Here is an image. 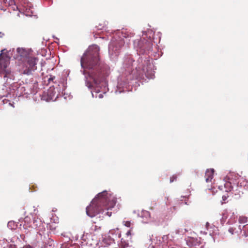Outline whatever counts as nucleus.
I'll return each mask as SVG.
<instances>
[{"instance_id": "2", "label": "nucleus", "mask_w": 248, "mask_h": 248, "mask_svg": "<svg viewBox=\"0 0 248 248\" xmlns=\"http://www.w3.org/2000/svg\"><path fill=\"white\" fill-rule=\"evenodd\" d=\"M99 50L96 45L89 46L80 59V72L85 76V85L91 90L92 97L102 98L103 93L108 91L106 77L109 74L110 68L100 60Z\"/></svg>"}, {"instance_id": "37", "label": "nucleus", "mask_w": 248, "mask_h": 248, "mask_svg": "<svg viewBox=\"0 0 248 248\" xmlns=\"http://www.w3.org/2000/svg\"><path fill=\"white\" fill-rule=\"evenodd\" d=\"M222 198H223V200H225V199L226 198V197H224V196H223V197H222Z\"/></svg>"}, {"instance_id": "23", "label": "nucleus", "mask_w": 248, "mask_h": 248, "mask_svg": "<svg viewBox=\"0 0 248 248\" xmlns=\"http://www.w3.org/2000/svg\"><path fill=\"white\" fill-rule=\"evenodd\" d=\"M123 224L125 226L127 227H130L131 226V222L129 221H124Z\"/></svg>"}, {"instance_id": "7", "label": "nucleus", "mask_w": 248, "mask_h": 248, "mask_svg": "<svg viewBox=\"0 0 248 248\" xmlns=\"http://www.w3.org/2000/svg\"><path fill=\"white\" fill-rule=\"evenodd\" d=\"M223 181V186H218V189L227 192L236 191L235 195L238 194L242 188L248 191V181L238 175L230 174L225 177Z\"/></svg>"}, {"instance_id": "11", "label": "nucleus", "mask_w": 248, "mask_h": 248, "mask_svg": "<svg viewBox=\"0 0 248 248\" xmlns=\"http://www.w3.org/2000/svg\"><path fill=\"white\" fill-rule=\"evenodd\" d=\"M58 94L56 93L55 89L53 87H50L47 91L45 92L42 95V99L47 102L54 101L58 98Z\"/></svg>"}, {"instance_id": "34", "label": "nucleus", "mask_w": 248, "mask_h": 248, "mask_svg": "<svg viewBox=\"0 0 248 248\" xmlns=\"http://www.w3.org/2000/svg\"><path fill=\"white\" fill-rule=\"evenodd\" d=\"M30 225H24L23 227H24V229H26V228H27V227H30Z\"/></svg>"}, {"instance_id": "18", "label": "nucleus", "mask_w": 248, "mask_h": 248, "mask_svg": "<svg viewBox=\"0 0 248 248\" xmlns=\"http://www.w3.org/2000/svg\"><path fill=\"white\" fill-rule=\"evenodd\" d=\"M103 242L106 245L105 246L110 245L114 243V239L108 237L103 239Z\"/></svg>"}, {"instance_id": "31", "label": "nucleus", "mask_w": 248, "mask_h": 248, "mask_svg": "<svg viewBox=\"0 0 248 248\" xmlns=\"http://www.w3.org/2000/svg\"><path fill=\"white\" fill-rule=\"evenodd\" d=\"M30 218H28V217H26L25 218H24V222L25 223H26V222H28V220H29Z\"/></svg>"}, {"instance_id": "5", "label": "nucleus", "mask_w": 248, "mask_h": 248, "mask_svg": "<svg viewBox=\"0 0 248 248\" xmlns=\"http://www.w3.org/2000/svg\"><path fill=\"white\" fill-rule=\"evenodd\" d=\"M134 33L127 29L115 31L111 42L108 45V53L110 58L115 60L121 52L124 45H128L130 38L133 37Z\"/></svg>"}, {"instance_id": "29", "label": "nucleus", "mask_w": 248, "mask_h": 248, "mask_svg": "<svg viewBox=\"0 0 248 248\" xmlns=\"http://www.w3.org/2000/svg\"><path fill=\"white\" fill-rule=\"evenodd\" d=\"M104 28V26H102L101 25L97 27L98 30H103Z\"/></svg>"}, {"instance_id": "3", "label": "nucleus", "mask_w": 248, "mask_h": 248, "mask_svg": "<svg viewBox=\"0 0 248 248\" xmlns=\"http://www.w3.org/2000/svg\"><path fill=\"white\" fill-rule=\"evenodd\" d=\"M116 203V198L110 192L104 190L98 193L86 207V214L91 217L102 214L110 217L111 212L108 211L114 207Z\"/></svg>"}, {"instance_id": "19", "label": "nucleus", "mask_w": 248, "mask_h": 248, "mask_svg": "<svg viewBox=\"0 0 248 248\" xmlns=\"http://www.w3.org/2000/svg\"><path fill=\"white\" fill-rule=\"evenodd\" d=\"M248 221V217L241 216H240L238 219V223L241 225L242 226L244 225L245 224H246L247 222Z\"/></svg>"}, {"instance_id": "8", "label": "nucleus", "mask_w": 248, "mask_h": 248, "mask_svg": "<svg viewBox=\"0 0 248 248\" xmlns=\"http://www.w3.org/2000/svg\"><path fill=\"white\" fill-rule=\"evenodd\" d=\"M172 233L152 239L148 248H159L160 247L162 248H176V241L174 239Z\"/></svg>"}, {"instance_id": "4", "label": "nucleus", "mask_w": 248, "mask_h": 248, "mask_svg": "<svg viewBox=\"0 0 248 248\" xmlns=\"http://www.w3.org/2000/svg\"><path fill=\"white\" fill-rule=\"evenodd\" d=\"M10 51L3 49L0 51V77L5 81L3 86L5 88V93H3L2 96L6 97L9 94L10 84L15 78V72L10 66Z\"/></svg>"}, {"instance_id": "14", "label": "nucleus", "mask_w": 248, "mask_h": 248, "mask_svg": "<svg viewBox=\"0 0 248 248\" xmlns=\"http://www.w3.org/2000/svg\"><path fill=\"white\" fill-rule=\"evenodd\" d=\"M139 216L142 219L141 220L142 222L144 223L148 222L150 217V214L148 211L142 210L141 213L139 214Z\"/></svg>"}, {"instance_id": "36", "label": "nucleus", "mask_w": 248, "mask_h": 248, "mask_svg": "<svg viewBox=\"0 0 248 248\" xmlns=\"http://www.w3.org/2000/svg\"><path fill=\"white\" fill-rule=\"evenodd\" d=\"M26 15L28 16H31L32 15L29 14H26Z\"/></svg>"}, {"instance_id": "21", "label": "nucleus", "mask_w": 248, "mask_h": 248, "mask_svg": "<svg viewBox=\"0 0 248 248\" xmlns=\"http://www.w3.org/2000/svg\"><path fill=\"white\" fill-rule=\"evenodd\" d=\"M120 248H130V247L129 246L128 243L125 242L123 240V239H122Z\"/></svg>"}, {"instance_id": "10", "label": "nucleus", "mask_w": 248, "mask_h": 248, "mask_svg": "<svg viewBox=\"0 0 248 248\" xmlns=\"http://www.w3.org/2000/svg\"><path fill=\"white\" fill-rule=\"evenodd\" d=\"M38 222L39 228L37 229V238L39 239L40 237V239L42 240L43 243H46L45 241L47 240L48 237V231L45 228V225L42 222L41 220L39 218L34 219V223Z\"/></svg>"}, {"instance_id": "6", "label": "nucleus", "mask_w": 248, "mask_h": 248, "mask_svg": "<svg viewBox=\"0 0 248 248\" xmlns=\"http://www.w3.org/2000/svg\"><path fill=\"white\" fill-rule=\"evenodd\" d=\"M16 59H18L25 62L24 65L21 70L22 74L30 76L33 75L37 69V63L38 59L36 57H31L30 55L32 52L31 49L24 47L16 48Z\"/></svg>"}, {"instance_id": "15", "label": "nucleus", "mask_w": 248, "mask_h": 248, "mask_svg": "<svg viewBox=\"0 0 248 248\" xmlns=\"http://www.w3.org/2000/svg\"><path fill=\"white\" fill-rule=\"evenodd\" d=\"M214 169H208L205 172V177L207 183L211 182L213 178Z\"/></svg>"}, {"instance_id": "32", "label": "nucleus", "mask_w": 248, "mask_h": 248, "mask_svg": "<svg viewBox=\"0 0 248 248\" xmlns=\"http://www.w3.org/2000/svg\"><path fill=\"white\" fill-rule=\"evenodd\" d=\"M13 3H14V1L13 0H9V4L12 5Z\"/></svg>"}, {"instance_id": "13", "label": "nucleus", "mask_w": 248, "mask_h": 248, "mask_svg": "<svg viewBox=\"0 0 248 248\" xmlns=\"http://www.w3.org/2000/svg\"><path fill=\"white\" fill-rule=\"evenodd\" d=\"M186 243L189 247H194L199 246L200 241L196 238L192 237H187L185 239Z\"/></svg>"}, {"instance_id": "40", "label": "nucleus", "mask_w": 248, "mask_h": 248, "mask_svg": "<svg viewBox=\"0 0 248 248\" xmlns=\"http://www.w3.org/2000/svg\"><path fill=\"white\" fill-rule=\"evenodd\" d=\"M62 80H63V81H62V82H64V81L65 79H64V78H63V79H62Z\"/></svg>"}, {"instance_id": "17", "label": "nucleus", "mask_w": 248, "mask_h": 248, "mask_svg": "<svg viewBox=\"0 0 248 248\" xmlns=\"http://www.w3.org/2000/svg\"><path fill=\"white\" fill-rule=\"evenodd\" d=\"M61 248H80L77 244H72L70 243H64L61 246Z\"/></svg>"}, {"instance_id": "41", "label": "nucleus", "mask_w": 248, "mask_h": 248, "mask_svg": "<svg viewBox=\"0 0 248 248\" xmlns=\"http://www.w3.org/2000/svg\"><path fill=\"white\" fill-rule=\"evenodd\" d=\"M185 204H187V205H188V204L187 203V202H185Z\"/></svg>"}, {"instance_id": "27", "label": "nucleus", "mask_w": 248, "mask_h": 248, "mask_svg": "<svg viewBox=\"0 0 248 248\" xmlns=\"http://www.w3.org/2000/svg\"><path fill=\"white\" fill-rule=\"evenodd\" d=\"M55 78V76H51L48 79V81L49 83H50L51 81H53V80Z\"/></svg>"}, {"instance_id": "30", "label": "nucleus", "mask_w": 248, "mask_h": 248, "mask_svg": "<svg viewBox=\"0 0 248 248\" xmlns=\"http://www.w3.org/2000/svg\"><path fill=\"white\" fill-rule=\"evenodd\" d=\"M180 232H181V231H180V230H179V229H176V230H175V233L176 234H179V233H180Z\"/></svg>"}, {"instance_id": "12", "label": "nucleus", "mask_w": 248, "mask_h": 248, "mask_svg": "<svg viewBox=\"0 0 248 248\" xmlns=\"http://www.w3.org/2000/svg\"><path fill=\"white\" fill-rule=\"evenodd\" d=\"M232 226L230 227L228 229V232L232 234L234 233H242L243 226L240 225L236 221Z\"/></svg>"}, {"instance_id": "24", "label": "nucleus", "mask_w": 248, "mask_h": 248, "mask_svg": "<svg viewBox=\"0 0 248 248\" xmlns=\"http://www.w3.org/2000/svg\"><path fill=\"white\" fill-rule=\"evenodd\" d=\"M52 245H54V242H53V241L52 239H50L48 238V244H47L46 247H47L48 246L51 247Z\"/></svg>"}, {"instance_id": "26", "label": "nucleus", "mask_w": 248, "mask_h": 248, "mask_svg": "<svg viewBox=\"0 0 248 248\" xmlns=\"http://www.w3.org/2000/svg\"><path fill=\"white\" fill-rule=\"evenodd\" d=\"M32 225H33L32 227H34L35 229H37L38 228H39V223H38V222L34 223V221H33Z\"/></svg>"}, {"instance_id": "25", "label": "nucleus", "mask_w": 248, "mask_h": 248, "mask_svg": "<svg viewBox=\"0 0 248 248\" xmlns=\"http://www.w3.org/2000/svg\"><path fill=\"white\" fill-rule=\"evenodd\" d=\"M176 176H175V175H173L172 177H171L170 178V183H172L174 181L176 180Z\"/></svg>"}, {"instance_id": "16", "label": "nucleus", "mask_w": 248, "mask_h": 248, "mask_svg": "<svg viewBox=\"0 0 248 248\" xmlns=\"http://www.w3.org/2000/svg\"><path fill=\"white\" fill-rule=\"evenodd\" d=\"M93 243H89L88 242L86 246H84L82 248H99L98 242L97 240L93 241Z\"/></svg>"}, {"instance_id": "39", "label": "nucleus", "mask_w": 248, "mask_h": 248, "mask_svg": "<svg viewBox=\"0 0 248 248\" xmlns=\"http://www.w3.org/2000/svg\"><path fill=\"white\" fill-rule=\"evenodd\" d=\"M143 35L145 34L146 31H144V32H143Z\"/></svg>"}, {"instance_id": "38", "label": "nucleus", "mask_w": 248, "mask_h": 248, "mask_svg": "<svg viewBox=\"0 0 248 248\" xmlns=\"http://www.w3.org/2000/svg\"><path fill=\"white\" fill-rule=\"evenodd\" d=\"M63 96H64V99H66V96H65V94H64V95H63Z\"/></svg>"}, {"instance_id": "1", "label": "nucleus", "mask_w": 248, "mask_h": 248, "mask_svg": "<svg viewBox=\"0 0 248 248\" xmlns=\"http://www.w3.org/2000/svg\"><path fill=\"white\" fill-rule=\"evenodd\" d=\"M133 43L137 54L143 56L138 59V65L135 69H132V63L134 61L132 56L129 54L124 56L121 71L122 75L118 78L116 93L124 92V89H127V85L130 83V80L141 78L144 76L149 79H153L155 77L154 66L151 62L149 56L144 55L150 54L152 50L153 44L151 39L137 40Z\"/></svg>"}, {"instance_id": "20", "label": "nucleus", "mask_w": 248, "mask_h": 248, "mask_svg": "<svg viewBox=\"0 0 248 248\" xmlns=\"http://www.w3.org/2000/svg\"><path fill=\"white\" fill-rule=\"evenodd\" d=\"M7 227L11 230H15L17 227V224L14 221H10L8 222Z\"/></svg>"}, {"instance_id": "33", "label": "nucleus", "mask_w": 248, "mask_h": 248, "mask_svg": "<svg viewBox=\"0 0 248 248\" xmlns=\"http://www.w3.org/2000/svg\"><path fill=\"white\" fill-rule=\"evenodd\" d=\"M4 36V33L2 32H0V37L1 38Z\"/></svg>"}, {"instance_id": "9", "label": "nucleus", "mask_w": 248, "mask_h": 248, "mask_svg": "<svg viewBox=\"0 0 248 248\" xmlns=\"http://www.w3.org/2000/svg\"><path fill=\"white\" fill-rule=\"evenodd\" d=\"M238 220L237 212L236 209H227L222 213V217L220 219L222 224L227 221L229 225H233Z\"/></svg>"}, {"instance_id": "22", "label": "nucleus", "mask_w": 248, "mask_h": 248, "mask_svg": "<svg viewBox=\"0 0 248 248\" xmlns=\"http://www.w3.org/2000/svg\"><path fill=\"white\" fill-rule=\"evenodd\" d=\"M242 232L243 234L246 236H248V224H245L243 225Z\"/></svg>"}, {"instance_id": "42", "label": "nucleus", "mask_w": 248, "mask_h": 248, "mask_svg": "<svg viewBox=\"0 0 248 248\" xmlns=\"http://www.w3.org/2000/svg\"><path fill=\"white\" fill-rule=\"evenodd\" d=\"M208 224H209L208 222H207L206 225H208Z\"/></svg>"}, {"instance_id": "28", "label": "nucleus", "mask_w": 248, "mask_h": 248, "mask_svg": "<svg viewBox=\"0 0 248 248\" xmlns=\"http://www.w3.org/2000/svg\"><path fill=\"white\" fill-rule=\"evenodd\" d=\"M126 235L127 237H129L131 236V230H128L126 232Z\"/></svg>"}, {"instance_id": "35", "label": "nucleus", "mask_w": 248, "mask_h": 248, "mask_svg": "<svg viewBox=\"0 0 248 248\" xmlns=\"http://www.w3.org/2000/svg\"><path fill=\"white\" fill-rule=\"evenodd\" d=\"M63 75H67V76H68V74H67V71H66L65 72H63Z\"/></svg>"}]
</instances>
